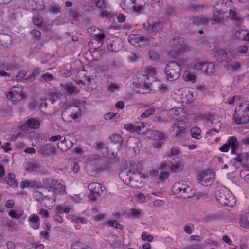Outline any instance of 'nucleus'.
<instances>
[{
    "instance_id": "26",
    "label": "nucleus",
    "mask_w": 249,
    "mask_h": 249,
    "mask_svg": "<svg viewBox=\"0 0 249 249\" xmlns=\"http://www.w3.org/2000/svg\"><path fill=\"white\" fill-rule=\"evenodd\" d=\"M38 152L44 156H48L54 153L55 149L50 144H46L41 145L39 148Z\"/></svg>"
},
{
    "instance_id": "41",
    "label": "nucleus",
    "mask_w": 249,
    "mask_h": 249,
    "mask_svg": "<svg viewBox=\"0 0 249 249\" xmlns=\"http://www.w3.org/2000/svg\"><path fill=\"white\" fill-rule=\"evenodd\" d=\"M71 109L72 113V119H75L78 118V116L81 114L80 107L77 106H71Z\"/></svg>"
},
{
    "instance_id": "61",
    "label": "nucleus",
    "mask_w": 249,
    "mask_h": 249,
    "mask_svg": "<svg viewBox=\"0 0 249 249\" xmlns=\"http://www.w3.org/2000/svg\"><path fill=\"white\" fill-rule=\"evenodd\" d=\"M151 5L153 7H156L157 5L159 7H161L163 6V1L162 0H152Z\"/></svg>"
},
{
    "instance_id": "13",
    "label": "nucleus",
    "mask_w": 249,
    "mask_h": 249,
    "mask_svg": "<svg viewBox=\"0 0 249 249\" xmlns=\"http://www.w3.org/2000/svg\"><path fill=\"white\" fill-rule=\"evenodd\" d=\"M133 12L140 14L148 6V0H129Z\"/></svg>"
},
{
    "instance_id": "5",
    "label": "nucleus",
    "mask_w": 249,
    "mask_h": 249,
    "mask_svg": "<svg viewBox=\"0 0 249 249\" xmlns=\"http://www.w3.org/2000/svg\"><path fill=\"white\" fill-rule=\"evenodd\" d=\"M233 120L237 124L249 121V103H243L236 107Z\"/></svg>"
},
{
    "instance_id": "29",
    "label": "nucleus",
    "mask_w": 249,
    "mask_h": 249,
    "mask_svg": "<svg viewBox=\"0 0 249 249\" xmlns=\"http://www.w3.org/2000/svg\"><path fill=\"white\" fill-rule=\"evenodd\" d=\"M71 249H92L87 243L80 240L74 242L71 245Z\"/></svg>"
},
{
    "instance_id": "30",
    "label": "nucleus",
    "mask_w": 249,
    "mask_h": 249,
    "mask_svg": "<svg viewBox=\"0 0 249 249\" xmlns=\"http://www.w3.org/2000/svg\"><path fill=\"white\" fill-rule=\"evenodd\" d=\"M220 2H218L216 3V5L214 7V11H213V16L214 19L213 20L216 22H220V19L224 17L225 12L223 11V8H221L220 10L218 9L217 7L218 6Z\"/></svg>"
},
{
    "instance_id": "64",
    "label": "nucleus",
    "mask_w": 249,
    "mask_h": 249,
    "mask_svg": "<svg viewBox=\"0 0 249 249\" xmlns=\"http://www.w3.org/2000/svg\"><path fill=\"white\" fill-rule=\"evenodd\" d=\"M8 215L10 217L12 218H15L16 219H18L19 218V216L18 215L16 212L13 209L10 210L8 212Z\"/></svg>"
},
{
    "instance_id": "51",
    "label": "nucleus",
    "mask_w": 249,
    "mask_h": 249,
    "mask_svg": "<svg viewBox=\"0 0 249 249\" xmlns=\"http://www.w3.org/2000/svg\"><path fill=\"white\" fill-rule=\"evenodd\" d=\"M59 6L55 3H53L49 7V10L53 13L57 14L59 12Z\"/></svg>"
},
{
    "instance_id": "55",
    "label": "nucleus",
    "mask_w": 249,
    "mask_h": 249,
    "mask_svg": "<svg viewBox=\"0 0 249 249\" xmlns=\"http://www.w3.org/2000/svg\"><path fill=\"white\" fill-rule=\"evenodd\" d=\"M41 77L45 82L51 81L54 79L53 76L52 74L48 73L41 74Z\"/></svg>"
},
{
    "instance_id": "32",
    "label": "nucleus",
    "mask_w": 249,
    "mask_h": 249,
    "mask_svg": "<svg viewBox=\"0 0 249 249\" xmlns=\"http://www.w3.org/2000/svg\"><path fill=\"white\" fill-rule=\"evenodd\" d=\"M109 140L112 144L116 145L117 147L120 146L123 142V138L117 134H112L109 137Z\"/></svg>"
},
{
    "instance_id": "14",
    "label": "nucleus",
    "mask_w": 249,
    "mask_h": 249,
    "mask_svg": "<svg viewBox=\"0 0 249 249\" xmlns=\"http://www.w3.org/2000/svg\"><path fill=\"white\" fill-rule=\"evenodd\" d=\"M40 183L34 181L31 184V188H34L33 196L34 198L37 202H41L44 199V195L45 192L43 191L44 187L39 185Z\"/></svg>"
},
{
    "instance_id": "53",
    "label": "nucleus",
    "mask_w": 249,
    "mask_h": 249,
    "mask_svg": "<svg viewBox=\"0 0 249 249\" xmlns=\"http://www.w3.org/2000/svg\"><path fill=\"white\" fill-rule=\"evenodd\" d=\"M119 116L120 115L118 113L109 112L105 114L104 115V118L106 120H109L114 117L118 118Z\"/></svg>"
},
{
    "instance_id": "63",
    "label": "nucleus",
    "mask_w": 249,
    "mask_h": 249,
    "mask_svg": "<svg viewBox=\"0 0 249 249\" xmlns=\"http://www.w3.org/2000/svg\"><path fill=\"white\" fill-rule=\"evenodd\" d=\"M165 14L167 16H171L175 15L176 14V12L172 7L169 6L166 7Z\"/></svg>"
},
{
    "instance_id": "58",
    "label": "nucleus",
    "mask_w": 249,
    "mask_h": 249,
    "mask_svg": "<svg viewBox=\"0 0 249 249\" xmlns=\"http://www.w3.org/2000/svg\"><path fill=\"white\" fill-rule=\"evenodd\" d=\"M53 220L57 223H62L63 220L62 217L60 214L55 213V214L53 216Z\"/></svg>"
},
{
    "instance_id": "16",
    "label": "nucleus",
    "mask_w": 249,
    "mask_h": 249,
    "mask_svg": "<svg viewBox=\"0 0 249 249\" xmlns=\"http://www.w3.org/2000/svg\"><path fill=\"white\" fill-rule=\"evenodd\" d=\"M214 56L219 62L227 63L234 58V56L231 52L227 53L223 50H216Z\"/></svg>"
},
{
    "instance_id": "60",
    "label": "nucleus",
    "mask_w": 249,
    "mask_h": 249,
    "mask_svg": "<svg viewBox=\"0 0 249 249\" xmlns=\"http://www.w3.org/2000/svg\"><path fill=\"white\" fill-rule=\"evenodd\" d=\"M38 214L42 216L43 218H47L49 216L48 211L43 208L40 210Z\"/></svg>"
},
{
    "instance_id": "50",
    "label": "nucleus",
    "mask_w": 249,
    "mask_h": 249,
    "mask_svg": "<svg viewBox=\"0 0 249 249\" xmlns=\"http://www.w3.org/2000/svg\"><path fill=\"white\" fill-rule=\"evenodd\" d=\"M229 16L230 18L232 20L236 21H240L241 20V18L237 15L235 11L233 9H230Z\"/></svg>"
},
{
    "instance_id": "21",
    "label": "nucleus",
    "mask_w": 249,
    "mask_h": 249,
    "mask_svg": "<svg viewBox=\"0 0 249 249\" xmlns=\"http://www.w3.org/2000/svg\"><path fill=\"white\" fill-rule=\"evenodd\" d=\"M209 21V19L206 16H198L196 17L190 18L189 19V24L195 26H200L205 25Z\"/></svg>"
},
{
    "instance_id": "54",
    "label": "nucleus",
    "mask_w": 249,
    "mask_h": 249,
    "mask_svg": "<svg viewBox=\"0 0 249 249\" xmlns=\"http://www.w3.org/2000/svg\"><path fill=\"white\" fill-rule=\"evenodd\" d=\"M140 213V210L132 208L130 210V214L132 218H137L139 217Z\"/></svg>"
},
{
    "instance_id": "35",
    "label": "nucleus",
    "mask_w": 249,
    "mask_h": 249,
    "mask_svg": "<svg viewBox=\"0 0 249 249\" xmlns=\"http://www.w3.org/2000/svg\"><path fill=\"white\" fill-rule=\"evenodd\" d=\"M39 217L35 214H32L29 218V221L32 223L33 224L31 225L32 228L35 230H37L39 228L40 223L39 222Z\"/></svg>"
},
{
    "instance_id": "49",
    "label": "nucleus",
    "mask_w": 249,
    "mask_h": 249,
    "mask_svg": "<svg viewBox=\"0 0 249 249\" xmlns=\"http://www.w3.org/2000/svg\"><path fill=\"white\" fill-rule=\"evenodd\" d=\"M26 74L27 72L25 70H20L15 76V80L17 81H21Z\"/></svg>"
},
{
    "instance_id": "46",
    "label": "nucleus",
    "mask_w": 249,
    "mask_h": 249,
    "mask_svg": "<svg viewBox=\"0 0 249 249\" xmlns=\"http://www.w3.org/2000/svg\"><path fill=\"white\" fill-rule=\"evenodd\" d=\"M247 34V30H241L237 31L235 32V37L239 40H244L245 39V36Z\"/></svg>"
},
{
    "instance_id": "24",
    "label": "nucleus",
    "mask_w": 249,
    "mask_h": 249,
    "mask_svg": "<svg viewBox=\"0 0 249 249\" xmlns=\"http://www.w3.org/2000/svg\"><path fill=\"white\" fill-rule=\"evenodd\" d=\"M62 138L63 137L60 135H55L50 137L49 138V141L50 142H55L57 140H61V142L57 144L58 148H60L62 150L63 149L66 150L67 148H69L68 146H65L66 142V138L64 137L62 140Z\"/></svg>"
},
{
    "instance_id": "11",
    "label": "nucleus",
    "mask_w": 249,
    "mask_h": 249,
    "mask_svg": "<svg viewBox=\"0 0 249 249\" xmlns=\"http://www.w3.org/2000/svg\"><path fill=\"white\" fill-rule=\"evenodd\" d=\"M47 182L49 184L50 189L53 190L56 194L63 195L66 193V187L64 182L61 180L48 179Z\"/></svg>"
},
{
    "instance_id": "43",
    "label": "nucleus",
    "mask_w": 249,
    "mask_h": 249,
    "mask_svg": "<svg viewBox=\"0 0 249 249\" xmlns=\"http://www.w3.org/2000/svg\"><path fill=\"white\" fill-rule=\"evenodd\" d=\"M10 36L5 34H0V45L6 44L10 40Z\"/></svg>"
},
{
    "instance_id": "20",
    "label": "nucleus",
    "mask_w": 249,
    "mask_h": 249,
    "mask_svg": "<svg viewBox=\"0 0 249 249\" xmlns=\"http://www.w3.org/2000/svg\"><path fill=\"white\" fill-rule=\"evenodd\" d=\"M27 6L31 10H41L45 8L43 0H27Z\"/></svg>"
},
{
    "instance_id": "27",
    "label": "nucleus",
    "mask_w": 249,
    "mask_h": 249,
    "mask_svg": "<svg viewBox=\"0 0 249 249\" xmlns=\"http://www.w3.org/2000/svg\"><path fill=\"white\" fill-rule=\"evenodd\" d=\"M228 144L231 147V153L235 154L236 152L239 147V142L237 138L235 136H231L228 139Z\"/></svg>"
},
{
    "instance_id": "2",
    "label": "nucleus",
    "mask_w": 249,
    "mask_h": 249,
    "mask_svg": "<svg viewBox=\"0 0 249 249\" xmlns=\"http://www.w3.org/2000/svg\"><path fill=\"white\" fill-rule=\"evenodd\" d=\"M183 38L178 37L173 38L170 42L168 54L172 57H176L181 54L186 53L190 50V47L184 43Z\"/></svg>"
},
{
    "instance_id": "7",
    "label": "nucleus",
    "mask_w": 249,
    "mask_h": 249,
    "mask_svg": "<svg viewBox=\"0 0 249 249\" xmlns=\"http://www.w3.org/2000/svg\"><path fill=\"white\" fill-rule=\"evenodd\" d=\"M181 71V68L179 64L176 62H169L166 67L165 73L167 79L173 81L178 79Z\"/></svg>"
},
{
    "instance_id": "48",
    "label": "nucleus",
    "mask_w": 249,
    "mask_h": 249,
    "mask_svg": "<svg viewBox=\"0 0 249 249\" xmlns=\"http://www.w3.org/2000/svg\"><path fill=\"white\" fill-rule=\"evenodd\" d=\"M108 224L109 226L114 227L116 229H121L123 228L122 225L115 220L108 221Z\"/></svg>"
},
{
    "instance_id": "1",
    "label": "nucleus",
    "mask_w": 249,
    "mask_h": 249,
    "mask_svg": "<svg viewBox=\"0 0 249 249\" xmlns=\"http://www.w3.org/2000/svg\"><path fill=\"white\" fill-rule=\"evenodd\" d=\"M181 64L188 68L193 66V69L196 71L201 72L207 76H211L215 71V65L211 62H196L193 58L184 59L181 60Z\"/></svg>"
},
{
    "instance_id": "39",
    "label": "nucleus",
    "mask_w": 249,
    "mask_h": 249,
    "mask_svg": "<svg viewBox=\"0 0 249 249\" xmlns=\"http://www.w3.org/2000/svg\"><path fill=\"white\" fill-rule=\"evenodd\" d=\"M71 208L68 206H66L65 204L58 205L55 209V213L59 214L63 213H68L70 211Z\"/></svg>"
},
{
    "instance_id": "6",
    "label": "nucleus",
    "mask_w": 249,
    "mask_h": 249,
    "mask_svg": "<svg viewBox=\"0 0 249 249\" xmlns=\"http://www.w3.org/2000/svg\"><path fill=\"white\" fill-rule=\"evenodd\" d=\"M137 87L135 88L136 92L140 94H147L151 90V85L152 83L147 75H143L142 77H138L137 82H134Z\"/></svg>"
},
{
    "instance_id": "17",
    "label": "nucleus",
    "mask_w": 249,
    "mask_h": 249,
    "mask_svg": "<svg viewBox=\"0 0 249 249\" xmlns=\"http://www.w3.org/2000/svg\"><path fill=\"white\" fill-rule=\"evenodd\" d=\"M186 123L183 120L176 119L172 126L173 131L175 132V136L181 137L186 129Z\"/></svg>"
},
{
    "instance_id": "62",
    "label": "nucleus",
    "mask_w": 249,
    "mask_h": 249,
    "mask_svg": "<svg viewBox=\"0 0 249 249\" xmlns=\"http://www.w3.org/2000/svg\"><path fill=\"white\" fill-rule=\"evenodd\" d=\"M105 37V36L103 33H98L95 35L94 39L98 42H100L104 40Z\"/></svg>"
},
{
    "instance_id": "34",
    "label": "nucleus",
    "mask_w": 249,
    "mask_h": 249,
    "mask_svg": "<svg viewBox=\"0 0 249 249\" xmlns=\"http://www.w3.org/2000/svg\"><path fill=\"white\" fill-rule=\"evenodd\" d=\"M163 25L160 22H156L153 24L149 25L147 28V31L149 33H156L160 30L162 29Z\"/></svg>"
},
{
    "instance_id": "22",
    "label": "nucleus",
    "mask_w": 249,
    "mask_h": 249,
    "mask_svg": "<svg viewBox=\"0 0 249 249\" xmlns=\"http://www.w3.org/2000/svg\"><path fill=\"white\" fill-rule=\"evenodd\" d=\"M145 136L149 139L156 140H162L165 137L164 134L163 133L154 130L146 131L145 132Z\"/></svg>"
},
{
    "instance_id": "56",
    "label": "nucleus",
    "mask_w": 249,
    "mask_h": 249,
    "mask_svg": "<svg viewBox=\"0 0 249 249\" xmlns=\"http://www.w3.org/2000/svg\"><path fill=\"white\" fill-rule=\"evenodd\" d=\"M169 173L166 172L162 171L160 173L158 179L161 182L164 181L169 178Z\"/></svg>"
},
{
    "instance_id": "47",
    "label": "nucleus",
    "mask_w": 249,
    "mask_h": 249,
    "mask_svg": "<svg viewBox=\"0 0 249 249\" xmlns=\"http://www.w3.org/2000/svg\"><path fill=\"white\" fill-rule=\"evenodd\" d=\"M33 20L34 24L36 26H40L43 21L42 17L39 15H34Z\"/></svg>"
},
{
    "instance_id": "12",
    "label": "nucleus",
    "mask_w": 249,
    "mask_h": 249,
    "mask_svg": "<svg viewBox=\"0 0 249 249\" xmlns=\"http://www.w3.org/2000/svg\"><path fill=\"white\" fill-rule=\"evenodd\" d=\"M184 162L182 160H179L178 161L173 162L169 161H164L161 163L160 169L163 170L166 169L169 167L172 172L174 173H178L183 168Z\"/></svg>"
},
{
    "instance_id": "9",
    "label": "nucleus",
    "mask_w": 249,
    "mask_h": 249,
    "mask_svg": "<svg viewBox=\"0 0 249 249\" xmlns=\"http://www.w3.org/2000/svg\"><path fill=\"white\" fill-rule=\"evenodd\" d=\"M23 96L22 87L20 85L12 87L7 94V98L13 103L20 101Z\"/></svg>"
},
{
    "instance_id": "19",
    "label": "nucleus",
    "mask_w": 249,
    "mask_h": 249,
    "mask_svg": "<svg viewBox=\"0 0 249 249\" xmlns=\"http://www.w3.org/2000/svg\"><path fill=\"white\" fill-rule=\"evenodd\" d=\"M144 127L145 124L142 122H137L134 124L128 123L124 125V128L127 131L131 133L136 132L138 134L143 132V131L142 132V129Z\"/></svg>"
},
{
    "instance_id": "18",
    "label": "nucleus",
    "mask_w": 249,
    "mask_h": 249,
    "mask_svg": "<svg viewBox=\"0 0 249 249\" xmlns=\"http://www.w3.org/2000/svg\"><path fill=\"white\" fill-rule=\"evenodd\" d=\"M129 176L128 178H129V182L132 184V185L134 186V187L139 188L141 186V184L142 182V174L140 172H137L135 173L134 172H130L129 174L127 175Z\"/></svg>"
},
{
    "instance_id": "31",
    "label": "nucleus",
    "mask_w": 249,
    "mask_h": 249,
    "mask_svg": "<svg viewBox=\"0 0 249 249\" xmlns=\"http://www.w3.org/2000/svg\"><path fill=\"white\" fill-rule=\"evenodd\" d=\"M239 223L242 227L249 228V210L245 214L240 215Z\"/></svg>"
},
{
    "instance_id": "8",
    "label": "nucleus",
    "mask_w": 249,
    "mask_h": 249,
    "mask_svg": "<svg viewBox=\"0 0 249 249\" xmlns=\"http://www.w3.org/2000/svg\"><path fill=\"white\" fill-rule=\"evenodd\" d=\"M214 178L215 174L208 170L200 172L196 176V179L202 185L208 186L213 184Z\"/></svg>"
},
{
    "instance_id": "45",
    "label": "nucleus",
    "mask_w": 249,
    "mask_h": 249,
    "mask_svg": "<svg viewBox=\"0 0 249 249\" xmlns=\"http://www.w3.org/2000/svg\"><path fill=\"white\" fill-rule=\"evenodd\" d=\"M194 119L195 122H199L202 120H208V117L206 114H195L194 115Z\"/></svg>"
},
{
    "instance_id": "15",
    "label": "nucleus",
    "mask_w": 249,
    "mask_h": 249,
    "mask_svg": "<svg viewBox=\"0 0 249 249\" xmlns=\"http://www.w3.org/2000/svg\"><path fill=\"white\" fill-rule=\"evenodd\" d=\"M128 41L132 45L140 46L149 42V38H145L140 35L132 34L128 36Z\"/></svg>"
},
{
    "instance_id": "52",
    "label": "nucleus",
    "mask_w": 249,
    "mask_h": 249,
    "mask_svg": "<svg viewBox=\"0 0 249 249\" xmlns=\"http://www.w3.org/2000/svg\"><path fill=\"white\" fill-rule=\"evenodd\" d=\"M62 116L64 118L70 117L72 119V113L71 111V106H69L65 109V110L63 112Z\"/></svg>"
},
{
    "instance_id": "40",
    "label": "nucleus",
    "mask_w": 249,
    "mask_h": 249,
    "mask_svg": "<svg viewBox=\"0 0 249 249\" xmlns=\"http://www.w3.org/2000/svg\"><path fill=\"white\" fill-rule=\"evenodd\" d=\"M64 89L67 93L71 94L75 91L76 88L73 84L69 82L64 85Z\"/></svg>"
},
{
    "instance_id": "36",
    "label": "nucleus",
    "mask_w": 249,
    "mask_h": 249,
    "mask_svg": "<svg viewBox=\"0 0 249 249\" xmlns=\"http://www.w3.org/2000/svg\"><path fill=\"white\" fill-rule=\"evenodd\" d=\"M183 110L184 109L181 107L172 108L168 111V116L171 119H175L181 113H182Z\"/></svg>"
},
{
    "instance_id": "25",
    "label": "nucleus",
    "mask_w": 249,
    "mask_h": 249,
    "mask_svg": "<svg viewBox=\"0 0 249 249\" xmlns=\"http://www.w3.org/2000/svg\"><path fill=\"white\" fill-rule=\"evenodd\" d=\"M121 43V40L120 38L115 39L110 44H108L107 48L108 50L112 52H118L122 48Z\"/></svg>"
},
{
    "instance_id": "57",
    "label": "nucleus",
    "mask_w": 249,
    "mask_h": 249,
    "mask_svg": "<svg viewBox=\"0 0 249 249\" xmlns=\"http://www.w3.org/2000/svg\"><path fill=\"white\" fill-rule=\"evenodd\" d=\"M95 4L100 9H104L106 7L105 0H95Z\"/></svg>"
},
{
    "instance_id": "3",
    "label": "nucleus",
    "mask_w": 249,
    "mask_h": 249,
    "mask_svg": "<svg viewBox=\"0 0 249 249\" xmlns=\"http://www.w3.org/2000/svg\"><path fill=\"white\" fill-rule=\"evenodd\" d=\"M215 197L221 205L232 207L236 203V199L232 193L226 188H221L215 192Z\"/></svg>"
},
{
    "instance_id": "42",
    "label": "nucleus",
    "mask_w": 249,
    "mask_h": 249,
    "mask_svg": "<svg viewBox=\"0 0 249 249\" xmlns=\"http://www.w3.org/2000/svg\"><path fill=\"white\" fill-rule=\"evenodd\" d=\"M155 112V107H151L148 108L147 109L145 110L144 112H143L141 115V118H145L153 114Z\"/></svg>"
},
{
    "instance_id": "10",
    "label": "nucleus",
    "mask_w": 249,
    "mask_h": 249,
    "mask_svg": "<svg viewBox=\"0 0 249 249\" xmlns=\"http://www.w3.org/2000/svg\"><path fill=\"white\" fill-rule=\"evenodd\" d=\"M88 188L90 192L89 198L93 201L96 200L97 197L100 196L105 190L103 185L98 182H92L89 184Z\"/></svg>"
},
{
    "instance_id": "59",
    "label": "nucleus",
    "mask_w": 249,
    "mask_h": 249,
    "mask_svg": "<svg viewBox=\"0 0 249 249\" xmlns=\"http://www.w3.org/2000/svg\"><path fill=\"white\" fill-rule=\"evenodd\" d=\"M136 199L137 201L139 203H143L146 201V198L145 196L142 193H140L137 195Z\"/></svg>"
},
{
    "instance_id": "33",
    "label": "nucleus",
    "mask_w": 249,
    "mask_h": 249,
    "mask_svg": "<svg viewBox=\"0 0 249 249\" xmlns=\"http://www.w3.org/2000/svg\"><path fill=\"white\" fill-rule=\"evenodd\" d=\"M184 80L187 82L195 83L196 81V76L188 70L185 71L183 74Z\"/></svg>"
},
{
    "instance_id": "37",
    "label": "nucleus",
    "mask_w": 249,
    "mask_h": 249,
    "mask_svg": "<svg viewBox=\"0 0 249 249\" xmlns=\"http://www.w3.org/2000/svg\"><path fill=\"white\" fill-rule=\"evenodd\" d=\"M26 124L28 127L32 129H37L40 126L39 121L33 118H29L26 121Z\"/></svg>"
},
{
    "instance_id": "23",
    "label": "nucleus",
    "mask_w": 249,
    "mask_h": 249,
    "mask_svg": "<svg viewBox=\"0 0 249 249\" xmlns=\"http://www.w3.org/2000/svg\"><path fill=\"white\" fill-rule=\"evenodd\" d=\"M43 191L45 192L44 195V199L50 201L51 203H53L55 201L56 198V195L54 191L50 189L49 186L44 187Z\"/></svg>"
},
{
    "instance_id": "4",
    "label": "nucleus",
    "mask_w": 249,
    "mask_h": 249,
    "mask_svg": "<svg viewBox=\"0 0 249 249\" xmlns=\"http://www.w3.org/2000/svg\"><path fill=\"white\" fill-rule=\"evenodd\" d=\"M172 192L183 199L193 197L195 194V190L191 185L183 182H176L172 187Z\"/></svg>"
},
{
    "instance_id": "28",
    "label": "nucleus",
    "mask_w": 249,
    "mask_h": 249,
    "mask_svg": "<svg viewBox=\"0 0 249 249\" xmlns=\"http://www.w3.org/2000/svg\"><path fill=\"white\" fill-rule=\"evenodd\" d=\"M194 99V95L192 92L190 91H184L181 94V102L185 104L190 103L193 102Z\"/></svg>"
},
{
    "instance_id": "38",
    "label": "nucleus",
    "mask_w": 249,
    "mask_h": 249,
    "mask_svg": "<svg viewBox=\"0 0 249 249\" xmlns=\"http://www.w3.org/2000/svg\"><path fill=\"white\" fill-rule=\"evenodd\" d=\"M201 129L196 126L192 127L190 130L191 137L196 139H200L202 137Z\"/></svg>"
},
{
    "instance_id": "44",
    "label": "nucleus",
    "mask_w": 249,
    "mask_h": 249,
    "mask_svg": "<svg viewBox=\"0 0 249 249\" xmlns=\"http://www.w3.org/2000/svg\"><path fill=\"white\" fill-rule=\"evenodd\" d=\"M119 87L117 84L114 82H111L107 87V91L109 92L114 93L118 91Z\"/></svg>"
}]
</instances>
